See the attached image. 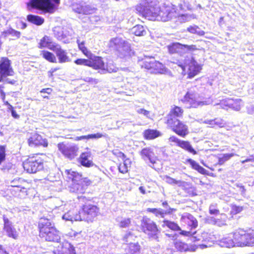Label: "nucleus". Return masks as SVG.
Segmentation results:
<instances>
[{
	"label": "nucleus",
	"instance_id": "nucleus-1",
	"mask_svg": "<svg viewBox=\"0 0 254 254\" xmlns=\"http://www.w3.org/2000/svg\"><path fill=\"white\" fill-rule=\"evenodd\" d=\"M60 3V0H28L26 5L29 11L36 9L44 13H53Z\"/></svg>",
	"mask_w": 254,
	"mask_h": 254
},
{
	"label": "nucleus",
	"instance_id": "nucleus-2",
	"mask_svg": "<svg viewBox=\"0 0 254 254\" xmlns=\"http://www.w3.org/2000/svg\"><path fill=\"white\" fill-rule=\"evenodd\" d=\"M65 174L68 180L72 181L69 187V191L77 194H83L87 189L88 185L82 178L81 175L72 170H65Z\"/></svg>",
	"mask_w": 254,
	"mask_h": 254
},
{
	"label": "nucleus",
	"instance_id": "nucleus-3",
	"mask_svg": "<svg viewBox=\"0 0 254 254\" xmlns=\"http://www.w3.org/2000/svg\"><path fill=\"white\" fill-rule=\"evenodd\" d=\"M136 10L143 17L149 20H158L159 7L152 1L140 3L136 6Z\"/></svg>",
	"mask_w": 254,
	"mask_h": 254
},
{
	"label": "nucleus",
	"instance_id": "nucleus-4",
	"mask_svg": "<svg viewBox=\"0 0 254 254\" xmlns=\"http://www.w3.org/2000/svg\"><path fill=\"white\" fill-rule=\"evenodd\" d=\"M195 87H192L189 89L182 100L187 108H197L207 104L206 101H200L198 100V94L195 92Z\"/></svg>",
	"mask_w": 254,
	"mask_h": 254
},
{
	"label": "nucleus",
	"instance_id": "nucleus-5",
	"mask_svg": "<svg viewBox=\"0 0 254 254\" xmlns=\"http://www.w3.org/2000/svg\"><path fill=\"white\" fill-rule=\"evenodd\" d=\"M236 231V239L239 240L238 244L240 247L254 246V230L239 229Z\"/></svg>",
	"mask_w": 254,
	"mask_h": 254
},
{
	"label": "nucleus",
	"instance_id": "nucleus-6",
	"mask_svg": "<svg viewBox=\"0 0 254 254\" xmlns=\"http://www.w3.org/2000/svg\"><path fill=\"white\" fill-rule=\"evenodd\" d=\"M185 65L179 64L181 68L182 73L186 74V68H188V74L190 78H191L197 74L201 69V66L192 57H188L185 60Z\"/></svg>",
	"mask_w": 254,
	"mask_h": 254
},
{
	"label": "nucleus",
	"instance_id": "nucleus-7",
	"mask_svg": "<svg viewBox=\"0 0 254 254\" xmlns=\"http://www.w3.org/2000/svg\"><path fill=\"white\" fill-rule=\"evenodd\" d=\"M25 171L29 173H35L43 168V162L39 157H32L28 158L23 163Z\"/></svg>",
	"mask_w": 254,
	"mask_h": 254
},
{
	"label": "nucleus",
	"instance_id": "nucleus-8",
	"mask_svg": "<svg viewBox=\"0 0 254 254\" xmlns=\"http://www.w3.org/2000/svg\"><path fill=\"white\" fill-rule=\"evenodd\" d=\"M111 47L115 46L117 50L123 56H131V50L130 44L120 38L112 39L110 41Z\"/></svg>",
	"mask_w": 254,
	"mask_h": 254
},
{
	"label": "nucleus",
	"instance_id": "nucleus-9",
	"mask_svg": "<svg viewBox=\"0 0 254 254\" xmlns=\"http://www.w3.org/2000/svg\"><path fill=\"white\" fill-rule=\"evenodd\" d=\"M141 228L142 231L147 235L149 238L154 239L157 238L158 229L155 223L150 219L143 217L141 221Z\"/></svg>",
	"mask_w": 254,
	"mask_h": 254
},
{
	"label": "nucleus",
	"instance_id": "nucleus-10",
	"mask_svg": "<svg viewBox=\"0 0 254 254\" xmlns=\"http://www.w3.org/2000/svg\"><path fill=\"white\" fill-rule=\"evenodd\" d=\"M81 215V221H92L97 216L99 213V208L94 205L85 204L82 209L79 211Z\"/></svg>",
	"mask_w": 254,
	"mask_h": 254
},
{
	"label": "nucleus",
	"instance_id": "nucleus-11",
	"mask_svg": "<svg viewBox=\"0 0 254 254\" xmlns=\"http://www.w3.org/2000/svg\"><path fill=\"white\" fill-rule=\"evenodd\" d=\"M14 71L11 66L10 61L7 58H2L0 60V82L4 78L14 75Z\"/></svg>",
	"mask_w": 254,
	"mask_h": 254
},
{
	"label": "nucleus",
	"instance_id": "nucleus-12",
	"mask_svg": "<svg viewBox=\"0 0 254 254\" xmlns=\"http://www.w3.org/2000/svg\"><path fill=\"white\" fill-rule=\"evenodd\" d=\"M175 8L171 6H164L159 7V11L158 12V20L167 21L173 17L178 16Z\"/></svg>",
	"mask_w": 254,
	"mask_h": 254
},
{
	"label": "nucleus",
	"instance_id": "nucleus-13",
	"mask_svg": "<svg viewBox=\"0 0 254 254\" xmlns=\"http://www.w3.org/2000/svg\"><path fill=\"white\" fill-rule=\"evenodd\" d=\"M216 105L219 106L220 108L224 109H227V107H228L238 111L241 109V107L243 106V102L241 99L228 98L222 101Z\"/></svg>",
	"mask_w": 254,
	"mask_h": 254
},
{
	"label": "nucleus",
	"instance_id": "nucleus-14",
	"mask_svg": "<svg viewBox=\"0 0 254 254\" xmlns=\"http://www.w3.org/2000/svg\"><path fill=\"white\" fill-rule=\"evenodd\" d=\"M58 149L66 157L72 159L76 155L78 147L73 145H65L64 143H59Z\"/></svg>",
	"mask_w": 254,
	"mask_h": 254
},
{
	"label": "nucleus",
	"instance_id": "nucleus-15",
	"mask_svg": "<svg viewBox=\"0 0 254 254\" xmlns=\"http://www.w3.org/2000/svg\"><path fill=\"white\" fill-rule=\"evenodd\" d=\"M141 158L149 165L151 167H153L154 164L156 163V156L153 150L150 147L143 148L140 152Z\"/></svg>",
	"mask_w": 254,
	"mask_h": 254
},
{
	"label": "nucleus",
	"instance_id": "nucleus-16",
	"mask_svg": "<svg viewBox=\"0 0 254 254\" xmlns=\"http://www.w3.org/2000/svg\"><path fill=\"white\" fill-rule=\"evenodd\" d=\"M72 8L75 12L85 15L93 13L95 10L92 6L83 2L72 4Z\"/></svg>",
	"mask_w": 254,
	"mask_h": 254
},
{
	"label": "nucleus",
	"instance_id": "nucleus-17",
	"mask_svg": "<svg viewBox=\"0 0 254 254\" xmlns=\"http://www.w3.org/2000/svg\"><path fill=\"white\" fill-rule=\"evenodd\" d=\"M3 219L4 223L3 230L6 236L13 239H17L18 237V233L13 225L12 222L4 215L3 216Z\"/></svg>",
	"mask_w": 254,
	"mask_h": 254
},
{
	"label": "nucleus",
	"instance_id": "nucleus-18",
	"mask_svg": "<svg viewBox=\"0 0 254 254\" xmlns=\"http://www.w3.org/2000/svg\"><path fill=\"white\" fill-rule=\"evenodd\" d=\"M237 231L231 234L229 236L222 238L219 242V245L221 247L232 248L235 246L240 247L238 244L239 240L236 239Z\"/></svg>",
	"mask_w": 254,
	"mask_h": 254
},
{
	"label": "nucleus",
	"instance_id": "nucleus-19",
	"mask_svg": "<svg viewBox=\"0 0 254 254\" xmlns=\"http://www.w3.org/2000/svg\"><path fill=\"white\" fill-rule=\"evenodd\" d=\"M29 184L27 182L22 178H15L11 182V186L16 188V191L22 193L23 195H27V188Z\"/></svg>",
	"mask_w": 254,
	"mask_h": 254
},
{
	"label": "nucleus",
	"instance_id": "nucleus-20",
	"mask_svg": "<svg viewBox=\"0 0 254 254\" xmlns=\"http://www.w3.org/2000/svg\"><path fill=\"white\" fill-rule=\"evenodd\" d=\"M173 130L179 135L184 137L188 134V127L177 119H175L172 124H169Z\"/></svg>",
	"mask_w": 254,
	"mask_h": 254
},
{
	"label": "nucleus",
	"instance_id": "nucleus-21",
	"mask_svg": "<svg viewBox=\"0 0 254 254\" xmlns=\"http://www.w3.org/2000/svg\"><path fill=\"white\" fill-rule=\"evenodd\" d=\"M50 230L39 234L40 237L47 241L59 243L61 240L59 232L55 228H51Z\"/></svg>",
	"mask_w": 254,
	"mask_h": 254
},
{
	"label": "nucleus",
	"instance_id": "nucleus-22",
	"mask_svg": "<svg viewBox=\"0 0 254 254\" xmlns=\"http://www.w3.org/2000/svg\"><path fill=\"white\" fill-rule=\"evenodd\" d=\"M78 162L82 166L85 167H90L93 166L94 164L92 161L91 152L87 151L82 152L78 159Z\"/></svg>",
	"mask_w": 254,
	"mask_h": 254
},
{
	"label": "nucleus",
	"instance_id": "nucleus-23",
	"mask_svg": "<svg viewBox=\"0 0 254 254\" xmlns=\"http://www.w3.org/2000/svg\"><path fill=\"white\" fill-rule=\"evenodd\" d=\"M53 51L56 53L60 63H64L70 61L65 50L62 49L60 45L58 44L55 47Z\"/></svg>",
	"mask_w": 254,
	"mask_h": 254
},
{
	"label": "nucleus",
	"instance_id": "nucleus-24",
	"mask_svg": "<svg viewBox=\"0 0 254 254\" xmlns=\"http://www.w3.org/2000/svg\"><path fill=\"white\" fill-rule=\"evenodd\" d=\"M58 44L53 42L52 39L48 36H45L43 37L38 44V48L40 49H43L47 48L50 50L53 51Z\"/></svg>",
	"mask_w": 254,
	"mask_h": 254
},
{
	"label": "nucleus",
	"instance_id": "nucleus-25",
	"mask_svg": "<svg viewBox=\"0 0 254 254\" xmlns=\"http://www.w3.org/2000/svg\"><path fill=\"white\" fill-rule=\"evenodd\" d=\"M38 227L39 229V234L50 230L51 228H55L50 220L45 218H41L40 219Z\"/></svg>",
	"mask_w": 254,
	"mask_h": 254
},
{
	"label": "nucleus",
	"instance_id": "nucleus-26",
	"mask_svg": "<svg viewBox=\"0 0 254 254\" xmlns=\"http://www.w3.org/2000/svg\"><path fill=\"white\" fill-rule=\"evenodd\" d=\"M182 220L186 223L191 229H195L198 226V222L196 219L191 214L185 213L182 216Z\"/></svg>",
	"mask_w": 254,
	"mask_h": 254
},
{
	"label": "nucleus",
	"instance_id": "nucleus-27",
	"mask_svg": "<svg viewBox=\"0 0 254 254\" xmlns=\"http://www.w3.org/2000/svg\"><path fill=\"white\" fill-rule=\"evenodd\" d=\"M151 66V72L155 73L165 74L168 72V69L161 63L154 60Z\"/></svg>",
	"mask_w": 254,
	"mask_h": 254
},
{
	"label": "nucleus",
	"instance_id": "nucleus-28",
	"mask_svg": "<svg viewBox=\"0 0 254 254\" xmlns=\"http://www.w3.org/2000/svg\"><path fill=\"white\" fill-rule=\"evenodd\" d=\"M89 61H90V63H89L90 67H92L95 69L105 70V63L101 57H95L93 59Z\"/></svg>",
	"mask_w": 254,
	"mask_h": 254
},
{
	"label": "nucleus",
	"instance_id": "nucleus-29",
	"mask_svg": "<svg viewBox=\"0 0 254 254\" xmlns=\"http://www.w3.org/2000/svg\"><path fill=\"white\" fill-rule=\"evenodd\" d=\"M183 110L179 107L175 106L171 111L167 118L168 124H172L176 117H179L183 114Z\"/></svg>",
	"mask_w": 254,
	"mask_h": 254
},
{
	"label": "nucleus",
	"instance_id": "nucleus-30",
	"mask_svg": "<svg viewBox=\"0 0 254 254\" xmlns=\"http://www.w3.org/2000/svg\"><path fill=\"white\" fill-rule=\"evenodd\" d=\"M74 211V210L68 211L63 215V219L65 221H81V213L78 212V213H77V211Z\"/></svg>",
	"mask_w": 254,
	"mask_h": 254
},
{
	"label": "nucleus",
	"instance_id": "nucleus-31",
	"mask_svg": "<svg viewBox=\"0 0 254 254\" xmlns=\"http://www.w3.org/2000/svg\"><path fill=\"white\" fill-rule=\"evenodd\" d=\"M29 145L32 147L38 145H45V140L43 139L42 136L37 133L33 134L28 139Z\"/></svg>",
	"mask_w": 254,
	"mask_h": 254
},
{
	"label": "nucleus",
	"instance_id": "nucleus-32",
	"mask_svg": "<svg viewBox=\"0 0 254 254\" xmlns=\"http://www.w3.org/2000/svg\"><path fill=\"white\" fill-rule=\"evenodd\" d=\"M184 46L179 43H173L167 46L168 52L171 54H178L180 55L184 53Z\"/></svg>",
	"mask_w": 254,
	"mask_h": 254
},
{
	"label": "nucleus",
	"instance_id": "nucleus-33",
	"mask_svg": "<svg viewBox=\"0 0 254 254\" xmlns=\"http://www.w3.org/2000/svg\"><path fill=\"white\" fill-rule=\"evenodd\" d=\"M203 123L208 124L211 127H222L225 125V121L221 118H215L214 120H206L203 121Z\"/></svg>",
	"mask_w": 254,
	"mask_h": 254
},
{
	"label": "nucleus",
	"instance_id": "nucleus-34",
	"mask_svg": "<svg viewBox=\"0 0 254 254\" xmlns=\"http://www.w3.org/2000/svg\"><path fill=\"white\" fill-rule=\"evenodd\" d=\"M154 58L151 57H145L144 58L138 60V64L142 67L147 69L151 70V66L153 65Z\"/></svg>",
	"mask_w": 254,
	"mask_h": 254
},
{
	"label": "nucleus",
	"instance_id": "nucleus-35",
	"mask_svg": "<svg viewBox=\"0 0 254 254\" xmlns=\"http://www.w3.org/2000/svg\"><path fill=\"white\" fill-rule=\"evenodd\" d=\"M144 136L147 139H153L161 135V133L154 129H148L144 132Z\"/></svg>",
	"mask_w": 254,
	"mask_h": 254
},
{
	"label": "nucleus",
	"instance_id": "nucleus-36",
	"mask_svg": "<svg viewBox=\"0 0 254 254\" xmlns=\"http://www.w3.org/2000/svg\"><path fill=\"white\" fill-rule=\"evenodd\" d=\"M27 19L29 22L37 25H41L44 22V19L42 17L33 14L28 15Z\"/></svg>",
	"mask_w": 254,
	"mask_h": 254
},
{
	"label": "nucleus",
	"instance_id": "nucleus-37",
	"mask_svg": "<svg viewBox=\"0 0 254 254\" xmlns=\"http://www.w3.org/2000/svg\"><path fill=\"white\" fill-rule=\"evenodd\" d=\"M40 55L50 63H57V59L54 54L48 51H42Z\"/></svg>",
	"mask_w": 254,
	"mask_h": 254
},
{
	"label": "nucleus",
	"instance_id": "nucleus-38",
	"mask_svg": "<svg viewBox=\"0 0 254 254\" xmlns=\"http://www.w3.org/2000/svg\"><path fill=\"white\" fill-rule=\"evenodd\" d=\"M210 221L212 223L218 226H224L226 224V215L225 214H221L220 218L217 219L210 217Z\"/></svg>",
	"mask_w": 254,
	"mask_h": 254
},
{
	"label": "nucleus",
	"instance_id": "nucleus-39",
	"mask_svg": "<svg viewBox=\"0 0 254 254\" xmlns=\"http://www.w3.org/2000/svg\"><path fill=\"white\" fill-rule=\"evenodd\" d=\"M178 146L193 154H196L197 153L196 151L192 148L190 142L187 141L181 140Z\"/></svg>",
	"mask_w": 254,
	"mask_h": 254
},
{
	"label": "nucleus",
	"instance_id": "nucleus-40",
	"mask_svg": "<svg viewBox=\"0 0 254 254\" xmlns=\"http://www.w3.org/2000/svg\"><path fill=\"white\" fill-rule=\"evenodd\" d=\"M116 221L118 223V225L121 228L128 227L131 223V220L130 218H123L121 217H118L116 218Z\"/></svg>",
	"mask_w": 254,
	"mask_h": 254
},
{
	"label": "nucleus",
	"instance_id": "nucleus-41",
	"mask_svg": "<svg viewBox=\"0 0 254 254\" xmlns=\"http://www.w3.org/2000/svg\"><path fill=\"white\" fill-rule=\"evenodd\" d=\"M166 183L172 185H177L178 187L184 186L185 182L181 180H176L169 176H165L164 179Z\"/></svg>",
	"mask_w": 254,
	"mask_h": 254
},
{
	"label": "nucleus",
	"instance_id": "nucleus-42",
	"mask_svg": "<svg viewBox=\"0 0 254 254\" xmlns=\"http://www.w3.org/2000/svg\"><path fill=\"white\" fill-rule=\"evenodd\" d=\"M131 32L135 35L138 36H143L146 33L144 27L140 25H137L134 26L131 29Z\"/></svg>",
	"mask_w": 254,
	"mask_h": 254
},
{
	"label": "nucleus",
	"instance_id": "nucleus-43",
	"mask_svg": "<svg viewBox=\"0 0 254 254\" xmlns=\"http://www.w3.org/2000/svg\"><path fill=\"white\" fill-rule=\"evenodd\" d=\"M187 30L192 34H195L199 36H203L205 34L203 30L196 25L190 26L188 28Z\"/></svg>",
	"mask_w": 254,
	"mask_h": 254
},
{
	"label": "nucleus",
	"instance_id": "nucleus-44",
	"mask_svg": "<svg viewBox=\"0 0 254 254\" xmlns=\"http://www.w3.org/2000/svg\"><path fill=\"white\" fill-rule=\"evenodd\" d=\"M3 34L5 36L10 35L11 36L13 37L16 39H18L20 37L21 33L19 31H16L12 28H10L4 31L3 32Z\"/></svg>",
	"mask_w": 254,
	"mask_h": 254
},
{
	"label": "nucleus",
	"instance_id": "nucleus-45",
	"mask_svg": "<svg viewBox=\"0 0 254 254\" xmlns=\"http://www.w3.org/2000/svg\"><path fill=\"white\" fill-rule=\"evenodd\" d=\"M77 43L80 50L87 57H90L91 56V53L84 46V42L83 41L80 42L79 39L77 40Z\"/></svg>",
	"mask_w": 254,
	"mask_h": 254
},
{
	"label": "nucleus",
	"instance_id": "nucleus-46",
	"mask_svg": "<svg viewBox=\"0 0 254 254\" xmlns=\"http://www.w3.org/2000/svg\"><path fill=\"white\" fill-rule=\"evenodd\" d=\"M175 246L179 251L181 252H186L189 249V247L187 244L180 241H177L175 243Z\"/></svg>",
	"mask_w": 254,
	"mask_h": 254
},
{
	"label": "nucleus",
	"instance_id": "nucleus-47",
	"mask_svg": "<svg viewBox=\"0 0 254 254\" xmlns=\"http://www.w3.org/2000/svg\"><path fill=\"white\" fill-rule=\"evenodd\" d=\"M234 155V153L224 154L222 157L219 158L218 164L219 165H222L226 161L229 160Z\"/></svg>",
	"mask_w": 254,
	"mask_h": 254
},
{
	"label": "nucleus",
	"instance_id": "nucleus-48",
	"mask_svg": "<svg viewBox=\"0 0 254 254\" xmlns=\"http://www.w3.org/2000/svg\"><path fill=\"white\" fill-rule=\"evenodd\" d=\"M163 223L164 225L167 226L169 228L173 230L178 231L179 230H180L179 226L174 222L165 220Z\"/></svg>",
	"mask_w": 254,
	"mask_h": 254
},
{
	"label": "nucleus",
	"instance_id": "nucleus-49",
	"mask_svg": "<svg viewBox=\"0 0 254 254\" xmlns=\"http://www.w3.org/2000/svg\"><path fill=\"white\" fill-rule=\"evenodd\" d=\"M147 211L154 214L156 216H160L161 217H163L164 214L166 213V212H164V210L160 208H148L147 209Z\"/></svg>",
	"mask_w": 254,
	"mask_h": 254
},
{
	"label": "nucleus",
	"instance_id": "nucleus-50",
	"mask_svg": "<svg viewBox=\"0 0 254 254\" xmlns=\"http://www.w3.org/2000/svg\"><path fill=\"white\" fill-rule=\"evenodd\" d=\"M202 232L201 231H194L192 233V238L191 239L192 241H202V237L201 234Z\"/></svg>",
	"mask_w": 254,
	"mask_h": 254
},
{
	"label": "nucleus",
	"instance_id": "nucleus-51",
	"mask_svg": "<svg viewBox=\"0 0 254 254\" xmlns=\"http://www.w3.org/2000/svg\"><path fill=\"white\" fill-rule=\"evenodd\" d=\"M181 20H183L184 21H188L190 20L191 19H195L196 18V16L195 14H182L179 16Z\"/></svg>",
	"mask_w": 254,
	"mask_h": 254
},
{
	"label": "nucleus",
	"instance_id": "nucleus-52",
	"mask_svg": "<svg viewBox=\"0 0 254 254\" xmlns=\"http://www.w3.org/2000/svg\"><path fill=\"white\" fill-rule=\"evenodd\" d=\"M74 63L77 65H83L89 66L90 61L83 59H78L74 61Z\"/></svg>",
	"mask_w": 254,
	"mask_h": 254
},
{
	"label": "nucleus",
	"instance_id": "nucleus-53",
	"mask_svg": "<svg viewBox=\"0 0 254 254\" xmlns=\"http://www.w3.org/2000/svg\"><path fill=\"white\" fill-rule=\"evenodd\" d=\"M202 238V242H208L212 239L211 235L206 232L201 233Z\"/></svg>",
	"mask_w": 254,
	"mask_h": 254
},
{
	"label": "nucleus",
	"instance_id": "nucleus-54",
	"mask_svg": "<svg viewBox=\"0 0 254 254\" xmlns=\"http://www.w3.org/2000/svg\"><path fill=\"white\" fill-rule=\"evenodd\" d=\"M209 212L210 214L217 215L219 213V210L216 208L215 204H211L209 207Z\"/></svg>",
	"mask_w": 254,
	"mask_h": 254
},
{
	"label": "nucleus",
	"instance_id": "nucleus-55",
	"mask_svg": "<svg viewBox=\"0 0 254 254\" xmlns=\"http://www.w3.org/2000/svg\"><path fill=\"white\" fill-rule=\"evenodd\" d=\"M118 168L120 172L123 174L127 173L128 171V167L127 163L125 162H124L122 164H120Z\"/></svg>",
	"mask_w": 254,
	"mask_h": 254
},
{
	"label": "nucleus",
	"instance_id": "nucleus-56",
	"mask_svg": "<svg viewBox=\"0 0 254 254\" xmlns=\"http://www.w3.org/2000/svg\"><path fill=\"white\" fill-rule=\"evenodd\" d=\"M107 136L106 134H102L100 133H97L95 134H91L87 135L88 139H96L101 138L102 137H106Z\"/></svg>",
	"mask_w": 254,
	"mask_h": 254
},
{
	"label": "nucleus",
	"instance_id": "nucleus-57",
	"mask_svg": "<svg viewBox=\"0 0 254 254\" xmlns=\"http://www.w3.org/2000/svg\"><path fill=\"white\" fill-rule=\"evenodd\" d=\"M183 45L184 46V53L185 52V51H193L197 49L195 45Z\"/></svg>",
	"mask_w": 254,
	"mask_h": 254
},
{
	"label": "nucleus",
	"instance_id": "nucleus-58",
	"mask_svg": "<svg viewBox=\"0 0 254 254\" xmlns=\"http://www.w3.org/2000/svg\"><path fill=\"white\" fill-rule=\"evenodd\" d=\"M105 66L106 67L105 68V70H106L108 72L110 73L115 72L117 71V67L113 65H111L109 64H107Z\"/></svg>",
	"mask_w": 254,
	"mask_h": 254
},
{
	"label": "nucleus",
	"instance_id": "nucleus-59",
	"mask_svg": "<svg viewBox=\"0 0 254 254\" xmlns=\"http://www.w3.org/2000/svg\"><path fill=\"white\" fill-rule=\"evenodd\" d=\"M137 113L142 114L144 116L148 117L149 115V112L142 108H138L136 110Z\"/></svg>",
	"mask_w": 254,
	"mask_h": 254
},
{
	"label": "nucleus",
	"instance_id": "nucleus-60",
	"mask_svg": "<svg viewBox=\"0 0 254 254\" xmlns=\"http://www.w3.org/2000/svg\"><path fill=\"white\" fill-rule=\"evenodd\" d=\"M188 162L191 166L192 168L196 170H197L198 168L200 166L198 163H197L196 161L191 159H189L188 160Z\"/></svg>",
	"mask_w": 254,
	"mask_h": 254
},
{
	"label": "nucleus",
	"instance_id": "nucleus-61",
	"mask_svg": "<svg viewBox=\"0 0 254 254\" xmlns=\"http://www.w3.org/2000/svg\"><path fill=\"white\" fill-rule=\"evenodd\" d=\"M5 158V150L2 146L0 147V164L4 160Z\"/></svg>",
	"mask_w": 254,
	"mask_h": 254
},
{
	"label": "nucleus",
	"instance_id": "nucleus-62",
	"mask_svg": "<svg viewBox=\"0 0 254 254\" xmlns=\"http://www.w3.org/2000/svg\"><path fill=\"white\" fill-rule=\"evenodd\" d=\"M236 186L237 187L240 188L239 191H240L241 195H243V196H245L246 195V190L245 189L244 186L240 184H237Z\"/></svg>",
	"mask_w": 254,
	"mask_h": 254
},
{
	"label": "nucleus",
	"instance_id": "nucleus-63",
	"mask_svg": "<svg viewBox=\"0 0 254 254\" xmlns=\"http://www.w3.org/2000/svg\"><path fill=\"white\" fill-rule=\"evenodd\" d=\"M169 140L170 142H175L178 146L181 141V140L178 138L177 137L175 136H172L169 138Z\"/></svg>",
	"mask_w": 254,
	"mask_h": 254
},
{
	"label": "nucleus",
	"instance_id": "nucleus-64",
	"mask_svg": "<svg viewBox=\"0 0 254 254\" xmlns=\"http://www.w3.org/2000/svg\"><path fill=\"white\" fill-rule=\"evenodd\" d=\"M247 112L250 115L254 114V105H249L247 106Z\"/></svg>",
	"mask_w": 254,
	"mask_h": 254
}]
</instances>
